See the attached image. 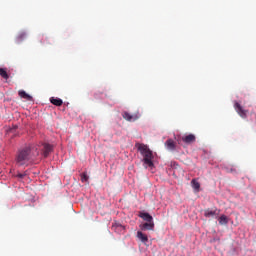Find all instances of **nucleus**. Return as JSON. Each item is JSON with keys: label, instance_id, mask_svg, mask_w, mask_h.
Returning <instances> with one entry per match:
<instances>
[{"label": "nucleus", "instance_id": "dca6fc26", "mask_svg": "<svg viewBox=\"0 0 256 256\" xmlns=\"http://www.w3.org/2000/svg\"><path fill=\"white\" fill-rule=\"evenodd\" d=\"M0 77L3 79H9V74H7V70L5 68H0Z\"/></svg>", "mask_w": 256, "mask_h": 256}, {"label": "nucleus", "instance_id": "2eb2a0df", "mask_svg": "<svg viewBox=\"0 0 256 256\" xmlns=\"http://www.w3.org/2000/svg\"><path fill=\"white\" fill-rule=\"evenodd\" d=\"M191 185L195 191H199V189H201V184H199V182L195 179L191 181Z\"/></svg>", "mask_w": 256, "mask_h": 256}, {"label": "nucleus", "instance_id": "412c9836", "mask_svg": "<svg viewBox=\"0 0 256 256\" xmlns=\"http://www.w3.org/2000/svg\"><path fill=\"white\" fill-rule=\"evenodd\" d=\"M34 155H39V151H37V149H36V153Z\"/></svg>", "mask_w": 256, "mask_h": 256}, {"label": "nucleus", "instance_id": "7ed1b4c3", "mask_svg": "<svg viewBox=\"0 0 256 256\" xmlns=\"http://www.w3.org/2000/svg\"><path fill=\"white\" fill-rule=\"evenodd\" d=\"M177 141L179 145H181V141L186 145H191V143H195V141H197V137H195V134H188L186 136L180 137Z\"/></svg>", "mask_w": 256, "mask_h": 256}, {"label": "nucleus", "instance_id": "9d476101", "mask_svg": "<svg viewBox=\"0 0 256 256\" xmlns=\"http://www.w3.org/2000/svg\"><path fill=\"white\" fill-rule=\"evenodd\" d=\"M165 147L168 149V151H175L177 146L175 145V141H173V139H168L165 142Z\"/></svg>", "mask_w": 256, "mask_h": 256}, {"label": "nucleus", "instance_id": "6ab92c4d", "mask_svg": "<svg viewBox=\"0 0 256 256\" xmlns=\"http://www.w3.org/2000/svg\"><path fill=\"white\" fill-rule=\"evenodd\" d=\"M16 177H18L19 179H23L24 177H27V173H18Z\"/></svg>", "mask_w": 256, "mask_h": 256}, {"label": "nucleus", "instance_id": "39448f33", "mask_svg": "<svg viewBox=\"0 0 256 256\" xmlns=\"http://www.w3.org/2000/svg\"><path fill=\"white\" fill-rule=\"evenodd\" d=\"M219 213H221V211L217 208H215L214 210L208 208L204 210V217H207L208 219L211 217H215L217 219V217H219Z\"/></svg>", "mask_w": 256, "mask_h": 256}, {"label": "nucleus", "instance_id": "1a4fd4ad", "mask_svg": "<svg viewBox=\"0 0 256 256\" xmlns=\"http://www.w3.org/2000/svg\"><path fill=\"white\" fill-rule=\"evenodd\" d=\"M51 151H53V146L51 144H43L42 154L44 157H49V153H51Z\"/></svg>", "mask_w": 256, "mask_h": 256}, {"label": "nucleus", "instance_id": "a211bd4d", "mask_svg": "<svg viewBox=\"0 0 256 256\" xmlns=\"http://www.w3.org/2000/svg\"><path fill=\"white\" fill-rule=\"evenodd\" d=\"M81 181L82 183H85V181H89V176H87V173H83L81 175Z\"/></svg>", "mask_w": 256, "mask_h": 256}, {"label": "nucleus", "instance_id": "4468645a", "mask_svg": "<svg viewBox=\"0 0 256 256\" xmlns=\"http://www.w3.org/2000/svg\"><path fill=\"white\" fill-rule=\"evenodd\" d=\"M219 225H227L229 223V218H227L225 215H221L218 218Z\"/></svg>", "mask_w": 256, "mask_h": 256}, {"label": "nucleus", "instance_id": "9b49d317", "mask_svg": "<svg viewBox=\"0 0 256 256\" xmlns=\"http://www.w3.org/2000/svg\"><path fill=\"white\" fill-rule=\"evenodd\" d=\"M18 95L22 99H26V101H33V96L27 94V92H25V90H19Z\"/></svg>", "mask_w": 256, "mask_h": 256}, {"label": "nucleus", "instance_id": "f03ea898", "mask_svg": "<svg viewBox=\"0 0 256 256\" xmlns=\"http://www.w3.org/2000/svg\"><path fill=\"white\" fill-rule=\"evenodd\" d=\"M138 151L143 157L144 164L148 167H153V151L145 144H138Z\"/></svg>", "mask_w": 256, "mask_h": 256}, {"label": "nucleus", "instance_id": "6e6552de", "mask_svg": "<svg viewBox=\"0 0 256 256\" xmlns=\"http://www.w3.org/2000/svg\"><path fill=\"white\" fill-rule=\"evenodd\" d=\"M138 217H140V219H143V221H146V223L153 222V216H151V214L147 212H139Z\"/></svg>", "mask_w": 256, "mask_h": 256}, {"label": "nucleus", "instance_id": "ddd939ff", "mask_svg": "<svg viewBox=\"0 0 256 256\" xmlns=\"http://www.w3.org/2000/svg\"><path fill=\"white\" fill-rule=\"evenodd\" d=\"M137 237L138 239H140V241H142V243H147V241H149V238L147 237V235L143 234V232L141 231L137 232Z\"/></svg>", "mask_w": 256, "mask_h": 256}, {"label": "nucleus", "instance_id": "f8f14e48", "mask_svg": "<svg viewBox=\"0 0 256 256\" xmlns=\"http://www.w3.org/2000/svg\"><path fill=\"white\" fill-rule=\"evenodd\" d=\"M50 103H52V105H55L56 107H61V105H63V100L60 98L51 97Z\"/></svg>", "mask_w": 256, "mask_h": 256}, {"label": "nucleus", "instance_id": "f3484780", "mask_svg": "<svg viewBox=\"0 0 256 256\" xmlns=\"http://www.w3.org/2000/svg\"><path fill=\"white\" fill-rule=\"evenodd\" d=\"M26 38H27V33L26 32H20L17 36V41H23Z\"/></svg>", "mask_w": 256, "mask_h": 256}, {"label": "nucleus", "instance_id": "aec40b11", "mask_svg": "<svg viewBox=\"0 0 256 256\" xmlns=\"http://www.w3.org/2000/svg\"><path fill=\"white\" fill-rule=\"evenodd\" d=\"M120 231H125V226L120 224Z\"/></svg>", "mask_w": 256, "mask_h": 256}, {"label": "nucleus", "instance_id": "0eeeda50", "mask_svg": "<svg viewBox=\"0 0 256 256\" xmlns=\"http://www.w3.org/2000/svg\"><path fill=\"white\" fill-rule=\"evenodd\" d=\"M142 231H153L155 229V222H146L140 225Z\"/></svg>", "mask_w": 256, "mask_h": 256}, {"label": "nucleus", "instance_id": "f257e3e1", "mask_svg": "<svg viewBox=\"0 0 256 256\" xmlns=\"http://www.w3.org/2000/svg\"><path fill=\"white\" fill-rule=\"evenodd\" d=\"M33 159V154L31 153V147L23 148L22 150H19L17 156H16V163L20 167L23 165H27L29 161Z\"/></svg>", "mask_w": 256, "mask_h": 256}, {"label": "nucleus", "instance_id": "423d86ee", "mask_svg": "<svg viewBox=\"0 0 256 256\" xmlns=\"http://www.w3.org/2000/svg\"><path fill=\"white\" fill-rule=\"evenodd\" d=\"M122 117L126 121L133 122V121H137V119H139V114H131L129 112H123Z\"/></svg>", "mask_w": 256, "mask_h": 256}, {"label": "nucleus", "instance_id": "20e7f679", "mask_svg": "<svg viewBox=\"0 0 256 256\" xmlns=\"http://www.w3.org/2000/svg\"><path fill=\"white\" fill-rule=\"evenodd\" d=\"M234 109L242 119L247 118V110L243 109V106L239 102L234 103Z\"/></svg>", "mask_w": 256, "mask_h": 256}]
</instances>
